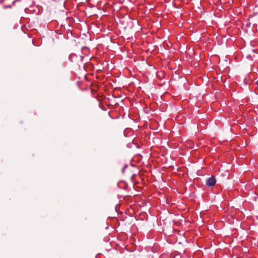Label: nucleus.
Instances as JSON below:
<instances>
[{
	"mask_svg": "<svg viewBox=\"0 0 258 258\" xmlns=\"http://www.w3.org/2000/svg\"><path fill=\"white\" fill-rule=\"evenodd\" d=\"M216 183V179L213 176L207 178L206 181V185L208 187H213Z\"/></svg>",
	"mask_w": 258,
	"mask_h": 258,
	"instance_id": "f257e3e1",
	"label": "nucleus"
},
{
	"mask_svg": "<svg viewBox=\"0 0 258 258\" xmlns=\"http://www.w3.org/2000/svg\"><path fill=\"white\" fill-rule=\"evenodd\" d=\"M12 6L11 5H5L4 6V9L11 8Z\"/></svg>",
	"mask_w": 258,
	"mask_h": 258,
	"instance_id": "f03ea898",
	"label": "nucleus"
},
{
	"mask_svg": "<svg viewBox=\"0 0 258 258\" xmlns=\"http://www.w3.org/2000/svg\"><path fill=\"white\" fill-rule=\"evenodd\" d=\"M76 56V55H75V54H72L70 56V57L71 58V57H73V56Z\"/></svg>",
	"mask_w": 258,
	"mask_h": 258,
	"instance_id": "7ed1b4c3",
	"label": "nucleus"
}]
</instances>
